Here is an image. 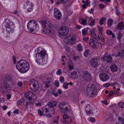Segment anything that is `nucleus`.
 <instances>
[{"mask_svg":"<svg viewBox=\"0 0 124 124\" xmlns=\"http://www.w3.org/2000/svg\"><path fill=\"white\" fill-rule=\"evenodd\" d=\"M24 98L22 100L21 99L20 100H18L17 102V105H20L23 103L25 102L26 103V100L25 99H24Z\"/></svg>","mask_w":124,"mask_h":124,"instance_id":"26","label":"nucleus"},{"mask_svg":"<svg viewBox=\"0 0 124 124\" xmlns=\"http://www.w3.org/2000/svg\"><path fill=\"white\" fill-rule=\"evenodd\" d=\"M69 105L66 102H61L59 104V107L61 111L63 113L68 114L70 113V109Z\"/></svg>","mask_w":124,"mask_h":124,"instance_id":"8","label":"nucleus"},{"mask_svg":"<svg viewBox=\"0 0 124 124\" xmlns=\"http://www.w3.org/2000/svg\"><path fill=\"white\" fill-rule=\"evenodd\" d=\"M121 56L123 57L124 58V50L122 51Z\"/></svg>","mask_w":124,"mask_h":124,"instance_id":"64","label":"nucleus"},{"mask_svg":"<svg viewBox=\"0 0 124 124\" xmlns=\"http://www.w3.org/2000/svg\"><path fill=\"white\" fill-rule=\"evenodd\" d=\"M51 78H50L48 77L47 78V80H46V81L45 82V89L43 90L45 91L46 90V88H47L50 87V85L49 83H50V80H51Z\"/></svg>","mask_w":124,"mask_h":124,"instance_id":"19","label":"nucleus"},{"mask_svg":"<svg viewBox=\"0 0 124 124\" xmlns=\"http://www.w3.org/2000/svg\"><path fill=\"white\" fill-rule=\"evenodd\" d=\"M61 3H63L64 4H65L67 2V0H57Z\"/></svg>","mask_w":124,"mask_h":124,"instance_id":"39","label":"nucleus"},{"mask_svg":"<svg viewBox=\"0 0 124 124\" xmlns=\"http://www.w3.org/2000/svg\"><path fill=\"white\" fill-rule=\"evenodd\" d=\"M77 72L76 71H74L71 73V75L72 76H73L74 77H76V76L77 75Z\"/></svg>","mask_w":124,"mask_h":124,"instance_id":"48","label":"nucleus"},{"mask_svg":"<svg viewBox=\"0 0 124 124\" xmlns=\"http://www.w3.org/2000/svg\"><path fill=\"white\" fill-rule=\"evenodd\" d=\"M124 28V23L122 22H121L118 23L117 29L118 30H122Z\"/></svg>","mask_w":124,"mask_h":124,"instance_id":"21","label":"nucleus"},{"mask_svg":"<svg viewBox=\"0 0 124 124\" xmlns=\"http://www.w3.org/2000/svg\"><path fill=\"white\" fill-rule=\"evenodd\" d=\"M62 73V70L60 69H58L56 72V74L58 75H60Z\"/></svg>","mask_w":124,"mask_h":124,"instance_id":"46","label":"nucleus"},{"mask_svg":"<svg viewBox=\"0 0 124 124\" xmlns=\"http://www.w3.org/2000/svg\"><path fill=\"white\" fill-rule=\"evenodd\" d=\"M58 93L60 94H61L62 92V90L61 89H59L57 91Z\"/></svg>","mask_w":124,"mask_h":124,"instance_id":"62","label":"nucleus"},{"mask_svg":"<svg viewBox=\"0 0 124 124\" xmlns=\"http://www.w3.org/2000/svg\"><path fill=\"white\" fill-rule=\"evenodd\" d=\"M87 91L89 95L91 94L92 96H93L97 93V90L96 86L91 84H89L87 86Z\"/></svg>","mask_w":124,"mask_h":124,"instance_id":"7","label":"nucleus"},{"mask_svg":"<svg viewBox=\"0 0 124 124\" xmlns=\"http://www.w3.org/2000/svg\"><path fill=\"white\" fill-rule=\"evenodd\" d=\"M77 49L78 51L81 52L83 50L82 46L80 44H78L77 46Z\"/></svg>","mask_w":124,"mask_h":124,"instance_id":"27","label":"nucleus"},{"mask_svg":"<svg viewBox=\"0 0 124 124\" xmlns=\"http://www.w3.org/2000/svg\"><path fill=\"white\" fill-rule=\"evenodd\" d=\"M110 85V84L109 83L104 85L103 86L105 87H108Z\"/></svg>","mask_w":124,"mask_h":124,"instance_id":"57","label":"nucleus"},{"mask_svg":"<svg viewBox=\"0 0 124 124\" xmlns=\"http://www.w3.org/2000/svg\"><path fill=\"white\" fill-rule=\"evenodd\" d=\"M99 77L101 80L103 82H106L109 79V75L105 73H101L100 74Z\"/></svg>","mask_w":124,"mask_h":124,"instance_id":"16","label":"nucleus"},{"mask_svg":"<svg viewBox=\"0 0 124 124\" xmlns=\"http://www.w3.org/2000/svg\"><path fill=\"white\" fill-rule=\"evenodd\" d=\"M68 0H67V2L69 5H70L73 3V0H69V1Z\"/></svg>","mask_w":124,"mask_h":124,"instance_id":"50","label":"nucleus"},{"mask_svg":"<svg viewBox=\"0 0 124 124\" xmlns=\"http://www.w3.org/2000/svg\"><path fill=\"white\" fill-rule=\"evenodd\" d=\"M46 52L40 47L37 49V53L36 54V61L39 65H43L46 64V62L44 60V57L46 55Z\"/></svg>","mask_w":124,"mask_h":124,"instance_id":"1","label":"nucleus"},{"mask_svg":"<svg viewBox=\"0 0 124 124\" xmlns=\"http://www.w3.org/2000/svg\"><path fill=\"white\" fill-rule=\"evenodd\" d=\"M69 85V83H64L63 84V86L65 89H67L68 88V85Z\"/></svg>","mask_w":124,"mask_h":124,"instance_id":"40","label":"nucleus"},{"mask_svg":"<svg viewBox=\"0 0 124 124\" xmlns=\"http://www.w3.org/2000/svg\"><path fill=\"white\" fill-rule=\"evenodd\" d=\"M55 96H57L58 95V94L57 93L54 92L52 93Z\"/></svg>","mask_w":124,"mask_h":124,"instance_id":"60","label":"nucleus"},{"mask_svg":"<svg viewBox=\"0 0 124 124\" xmlns=\"http://www.w3.org/2000/svg\"><path fill=\"white\" fill-rule=\"evenodd\" d=\"M101 60L102 61H104L107 63H110L112 62V58L110 54L108 55L107 53H106L105 54L104 57L101 58Z\"/></svg>","mask_w":124,"mask_h":124,"instance_id":"15","label":"nucleus"},{"mask_svg":"<svg viewBox=\"0 0 124 124\" xmlns=\"http://www.w3.org/2000/svg\"><path fill=\"white\" fill-rule=\"evenodd\" d=\"M2 108L4 110H5L6 109L8 108L7 107L6 105L3 106H2Z\"/></svg>","mask_w":124,"mask_h":124,"instance_id":"63","label":"nucleus"},{"mask_svg":"<svg viewBox=\"0 0 124 124\" xmlns=\"http://www.w3.org/2000/svg\"><path fill=\"white\" fill-rule=\"evenodd\" d=\"M38 113L41 116H42L43 114L42 112L39 109L38 110Z\"/></svg>","mask_w":124,"mask_h":124,"instance_id":"54","label":"nucleus"},{"mask_svg":"<svg viewBox=\"0 0 124 124\" xmlns=\"http://www.w3.org/2000/svg\"><path fill=\"white\" fill-rule=\"evenodd\" d=\"M23 85V83L21 81L18 82L17 83V85L19 87H21Z\"/></svg>","mask_w":124,"mask_h":124,"instance_id":"45","label":"nucleus"},{"mask_svg":"<svg viewBox=\"0 0 124 124\" xmlns=\"http://www.w3.org/2000/svg\"><path fill=\"white\" fill-rule=\"evenodd\" d=\"M40 23L44 28V32L46 34L50 35L53 31L52 26L51 23L46 20L41 21Z\"/></svg>","mask_w":124,"mask_h":124,"instance_id":"4","label":"nucleus"},{"mask_svg":"<svg viewBox=\"0 0 124 124\" xmlns=\"http://www.w3.org/2000/svg\"><path fill=\"white\" fill-rule=\"evenodd\" d=\"M99 57H93L90 61L91 64L92 66L95 68H97L99 65L98 63Z\"/></svg>","mask_w":124,"mask_h":124,"instance_id":"13","label":"nucleus"},{"mask_svg":"<svg viewBox=\"0 0 124 124\" xmlns=\"http://www.w3.org/2000/svg\"><path fill=\"white\" fill-rule=\"evenodd\" d=\"M118 120L117 121L118 124H124V119L122 117L118 118Z\"/></svg>","mask_w":124,"mask_h":124,"instance_id":"25","label":"nucleus"},{"mask_svg":"<svg viewBox=\"0 0 124 124\" xmlns=\"http://www.w3.org/2000/svg\"><path fill=\"white\" fill-rule=\"evenodd\" d=\"M69 116L67 115L64 114L63 115V118L65 119H68V118L69 117Z\"/></svg>","mask_w":124,"mask_h":124,"instance_id":"47","label":"nucleus"},{"mask_svg":"<svg viewBox=\"0 0 124 124\" xmlns=\"http://www.w3.org/2000/svg\"><path fill=\"white\" fill-rule=\"evenodd\" d=\"M118 106L120 108H124V103L120 102L118 104Z\"/></svg>","mask_w":124,"mask_h":124,"instance_id":"36","label":"nucleus"},{"mask_svg":"<svg viewBox=\"0 0 124 124\" xmlns=\"http://www.w3.org/2000/svg\"><path fill=\"white\" fill-rule=\"evenodd\" d=\"M55 84L56 87H58L59 86V83L58 80H56L55 81Z\"/></svg>","mask_w":124,"mask_h":124,"instance_id":"49","label":"nucleus"},{"mask_svg":"<svg viewBox=\"0 0 124 124\" xmlns=\"http://www.w3.org/2000/svg\"><path fill=\"white\" fill-rule=\"evenodd\" d=\"M54 16L55 18L57 19H59L62 17V14L59 10L57 8L54 9Z\"/></svg>","mask_w":124,"mask_h":124,"instance_id":"17","label":"nucleus"},{"mask_svg":"<svg viewBox=\"0 0 124 124\" xmlns=\"http://www.w3.org/2000/svg\"><path fill=\"white\" fill-rule=\"evenodd\" d=\"M32 3H30L29 5H28V7L27 8V10L28 11L30 12L32 10Z\"/></svg>","mask_w":124,"mask_h":124,"instance_id":"28","label":"nucleus"},{"mask_svg":"<svg viewBox=\"0 0 124 124\" xmlns=\"http://www.w3.org/2000/svg\"><path fill=\"white\" fill-rule=\"evenodd\" d=\"M113 20L112 19H108L107 23L108 26H110L112 23Z\"/></svg>","mask_w":124,"mask_h":124,"instance_id":"38","label":"nucleus"},{"mask_svg":"<svg viewBox=\"0 0 124 124\" xmlns=\"http://www.w3.org/2000/svg\"><path fill=\"white\" fill-rule=\"evenodd\" d=\"M27 26L29 31L32 33H35L38 30L39 28L38 22L34 20L29 21L27 24Z\"/></svg>","mask_w":124,"mask_h":124,"instance_id":"6","label":"nucleus"},{"mask_svg":"<svg viewBox=\"0 0 124 124\" xmlns=\"http://www.w3.org/2000/svg\"><path fill=\"white\" fill-rule=\"evenodd\" d=\"M64 78L62 76L60 77L59 78L60 81L61 83H63L64 81Z\"/></svg>","mask_w":124,"mask_h":124,"instance_id":"44","label":"nucleus"},{"mask_svg":"<svg viewBox=\"0 0 124 124\" xmlns=\"http://www.w3.org/2000/svg\"><path fill=\"white\" fill-rule=\"evenodd\" d=\"M82 78H83V80H85L87 82L90 81L92 80L91 74L87 71H83Z\"/></svg>","mask_w":124,"mask_h":124,"instance_id":"10","label":"nucleus"},{"mask_svg":"<svg viewBox=\"0 0 124 124\" xmlns=\"http://www.w3.org/2000/svg\"><path fill=\"white\" fill-rule=\"evenodd\" d=\"M13 24L12 23H11V24L10 23L6 24V28L7 29H8V28L10 29H11V28H12V25Z\"/></svg>","mask_w":124,"mask_h":124,"instance_id":"37","label":"nucleus"},{"mask_svg":"<svg viewBox=\"0 0 124 124\" xmlns=\"http://www.w3.org/2000/svg\"><path fill=\"white\" fill-rule=\"evenodd\" d=\"M114 93L112 91H110L109 93L108 96L109 97L112 96Z\"/></svg>","mask_w":124,"mask_h":124,"instance_id":"55","label":"nucleus"},{"mask_svg":"<svg viewBox=\"0 0 124 124\" xmlns=\"http://www.w3.org/2000/svg\"><path fill=\"white\" fill-rule=\"evenodd\" d=\"M76 37L73 34H71L67 36V38L65 39L66 43L70 45L73 44L75 42Z\"/></svg>","mask_w":124,"mask_h":124,"instance_id":"9","label":"nucleus"},{"mask_svg":"<svg viewBox=\"0 0 124 124\" xmlns=\"http://www.w3.org/2000/svg\"><path fill=\"white\" fill-rule=\"evenodd\" d=\"M13 60L14 64H15L16 62V57L14 56H13Z\"/></svg>","mask_w":124,"mask_h":124,"instance_id":"52","label":"nucleus"},{"mask_svg":"<svg viewBox=\"0 0 124 124\" xmlns=\"http://www.w3.org/2000/svg\"><path fill=\"white\" fill-rule=\"evenodd\" d=\"M95 21L94 20H92L90 22V23H89V24L90 25L92 26L94 25L95 24Z\"/></svg>","mask_w":124,"mask_h":124,"instance_id":"42","label":"nucleus"},{"mask_svg":"<svg viewBox=\"0 0 124 124\" xmlns=\"http://www.w3.org/2000/svg\"><path fill=\"white\" fill-rule=\"evenodd\" d=\"M57 102L53 101H49L47 104L48 109L46 108L44 111L45 114L47 117H50L52 115H54L55 113L54 107L56 106Z\"/></svg>","mask_w":124,"mask_h":124,"instance_id":"3","label":"nucleus"},{"mask_svg":"<svg viewBox=\"0 0 124 124\" xmlns=\"http://www.w3.org/2000/svg\"><path fill=\"white\" fill-rule=\"evenodd\" d=\"M7 98L8 100H9L11 97V95L10 94H8L7 95Z\"/></svg>","mask_w":124,"mask_h":124,"instance_id":"58","label":"nucleus"},{"mask_svg":"<svg viewBox=\"0 0 124 124\" xmlns=\"http://www.w3.org/2000/svg\"><path fill=\"white\" fill-rule=\"evenodd\" d=\"M10 88L9 85L6 81H4L2 84L1 89L3 92H6L9 90Z\"/></svg>","mask_w":124,"mask_h":124,"instance_id":"14","label":"nucleus"},{"mask_svg":"<svg viewBox=\"0 0 124 124\" xmlns=\"http://www.w3.org/2000/svg\"><path fill=\"white\" fill-rule=\"evenodd\" d=\"M89 121L91 122H93L95 120V119L93 117H91L89 118Z\"/></svg>","mask_w":124,"mask_h":124,"instance_id":"51","label":"nucleus"},{"mask_svg":"<svg viewBox=\"0 0 124 124\" xmlns=\"http://www.w3.org/2000/svg\"><path fill=\"white\" fill-rule=\"evenodd\" d=\"M106 33L108 35H110L112 34V31L110 30H108L106 31Z\"/></svg>","mask_w":124,"mask_h":124,"instance_id":"41","label":"nucleus"},{"mask_svg":"<svg viewBox=\"0 0 124 124\" xmlns=\"http://www.w3.org/2000/svg\"><path fill=\"white\" fill-rule=\"evenodd\" d=\"M88 29L86 28H84L82 30V32L83 35L85 36L87 33Z\"/></svg>","mask_w":124,"mask_h":124,"instance_id":"29","label":"nucleus"},{"mask_svg":"<svg viewBox=\"0 0 124 124\" xmlns=\"http://www.w3.org/2000/svg\"><path fill=\"white\" fill-rule=\"evenodd\" d=\"M92 108V107L91 106L90 104H87L86 106V107H85V110L86 112L87 111H88V110L89 109H90V108Z\"/></svg>","mask_w":124,"mask_h":124,"instance_id":"35","label":"nucleus"},{"mask_svg":"<svg viewBox=\"0 0 124 124\" xmlns=\"http://www.w3.org/2000/svg\"><path fill=\"white\" fill-rule=\"evenodd\" d=\"M24 96L26 98V101L25 106L26 108H28L29 105L31 103L32 100H35L36 99V97L35 93L32 92L28 91L26 92L24 94Z\"/></svg>","mask_w":124,"mask_h":124,"instance_id":"5","label":"nucleus"},{"mask_svg":"<svg viewBox=\"0 0 124 124\" xmlns=\"http://www.w3.org/2000/svg\"><path fill=\"white\" fill-rule=\"evenodd\" d=\"M68 66L69 68V69L70 70L73 69V65L71 63H69L68 64Z\"/></svg>","mask_w":124,"mask_h":124,"instance_id":"43","label":"nucleus"},{"mask_svg":"<svg viewBox=\"0 0 124 124\" xmlns=\"http://www.w3.org/2000/svg\"><path fill=\"white\" fill-rule=\"evenodd\" d=\"M38 82L35 80L32 79L29 81V85L30 87L33 86L36 84Z\"/></svg>","mask_w":124,"mask_h":124,"instance_id":"22","label":"nucleus"},{"mask_svg":"<svg viewBox=\"0 0 124 124\" xmlns=\"http://www.w3.org/2000/svg\"><path fill=\"white\" fill-rule=\"evenodd\" d=\"M87 115H90V114H92L93 113V110L92 109V108L89 109L88 111L86 112Z\"/></svg>","mask_w":124,"mask_h":124,"instance_id":"33","label":"nucleus"},{"mask_svg":"<svg viewBox=\"0 0 124 124\" xmlns=\"http://www.w3.org/2000/svg\"><path fill=\"white\" fill-rule=\"evenodd\" d=\"M16 67L20 72L24 73L29 70V63L26 61L21 59L17 62L16 65Z\"/></svg>","mask_w":124,"mask_h":124,"instance_id":"2","label":"nucleus"},{"mask_svg":"<svg viewBox=\"0 0 124 124\" xmlns=\"http://www.w3.org/2000/svg\"><path fill=\"white\" fill-rule=\"evenodd\" d=\"M89 44L93 48L97 49L98 48L99 44L96 38H94L93 39H90L89 41Z\"/></svg>","mask_w":124,"mask_h":124,"instance_id":"11","label":"nucleus"},{"mask_svg":"<svg viewBox=\"0 0 124 124\" xmlns=\"http://www.w3.org/2000/svg\"><path fill=\"white\" fill-rule=\"evenodd\" d=\"M93 8H91V9L90 10H88V12L91 14H92L93 13Z\"/></svg>","mask_w":124,"mask_h":124,"instance_id":"59","label":"nucleus"},{"mask_svg":"<svg viewBox=\"0 0 124 124\" xmlns=\"http://www.w3.org/2000/svg\"><path fill=\"white\" fill-rule=\"evenodd\" d=\"M89 39V38L88 37H85L83 38V40L85 42H87L88 41Z\"/></svg>","mask_w":124,"mask_h":124,"instance_id":"53","label":"nucleus"},{"mask_svg":"<svg viewBox=\"0 0 124 124\" xmlns=\"http://www.w3.org/2000/svg\"><path fill=\"white\" fill-rule=\"evenodd\" d=\"M14 114H15V113L18 114L19 113V110L18 109H17L15 110L13 112Z\"/></svg>","mask_w":124,"mask_h":124,"instance_id":"61","label":"nucleus"},{"mask_svg":"<svg viewBox=\"0 0 124 124\" xmlns=\"http://www.w3.org/2000/svg\"><path fill=\"white\" fill-rule=\"evenodd\" d=\"M98 39L99 40V43L101 45H103L105 43L104 37L102 35L101 33H100L98 36Z\"/></svg>","mask_w":124,"mask_h":124,"instance_id":"18","label":"nucleus"},{"mask_svg":"<svg viewBox=\"0 0 124 124\" xmlns=\"http://www.w3.org/2000/svg\"><path fill=\"white\" fill-rule=\"evenodd\" d=\"M110 68L112 71L114 72L117 71V67L115 64L112 65L110 67Z\"/></svg>","mask_w":124,"mask_h":124,"instance_id":"24","label":"nucleus"},{"mask_svg":"<svg viewBox=\"0 0 124 124\" xmlns=\"http://www.w3.org/2000/svg\"><path fill=\"white\" fill-rule=\"evenodd\" d=\"M39 85L38 83L35 84L33 86L30 88L33 91L36 92L39 90Z\"/></svg>","mask_w":124,"mask_h":124,"instance_id":"20","label":"nucleus"},{"mask_svg":"<svg viewBox=\"0 0 124 124\" xmlns=\"http://www.w3.org/2000/svg\"><path fill=\"white\" fill-rule=\"evenodd\" d=\"M118 39L120 40L121 39L122 36V34L121 32L119 31L118 33Z\"/></svg>","mask_w":124,"mask_h":124,"instance_id":"32","label":"nucleus"},{"mask_svg":"<svg viewBox=\"0 0 124 124\" xmlns=\"http://www.w3.org/2000/svg\"><path fill=\"white\" fill-rule=\"evenodd\" d=\"M87 18L86 19H80L79 20V22L83 25H86L88 24L87 23Z\"/></svg>","mask_w":124,"mask_h":124,"instance_id":"23","label":"nucleus"},{"mask_svg":"<svg viewBox=\"0 0 124 124\" xmlns=\"http://www.w3.org/2000/svg\"><path fill=\"white\" fill-rule=\"evenodd\" d=\"M11 80V79L9 77H7L6 78V82L7 81H8V82L10 81Z\"/></svg>","mask_w":124,"mask_h":124,"instance_id":"56","label":"nucleus"},{"mask_svg":"<svg viewBox=\"0 0 124 124\" xmlns=\"http://www.w3.org/2000/svg\"><path fill=\"white\" fill-rule=\"evenodd\" d=\"M89 51V50L88 49L85 50L84 53V56L85 57L87 56Z\"/></svg>","mask_w":124,"mask_h":124,"instance_id":"34","label":"nucleus"},{"mask_svg":"<svg viewBox=\"0 0 124 124\" xmlns=\"http://www.w3.org/2000/svg\"><path fill=\"white\" fill-rule=\"evenodd\" d=\"M91 36L92 37L91 39H93L94 38H96V36L94 31H93L91 32Z\"/></svg>","mask_w":124,"mask_h":124,"instance_id":"30","label":"nucleus"},{"mask_svg":"<svg viewBox=\"0 0 124 124\" xmlns=\"http://www.w3.org/2000/svg\"><path fill=\"white\" fill-rule=\"evenodd\" d=\"M69 31L68 27L65 26H62L59 30V34L61 35L64 36L66 35Z\"/></svg>","mask_w":124,"mask_h":124,"instance_id":"12","label":"nucleus"},{"mask_svg":"<svg viewBox=\"0 0 124 124\" xmlns=\"http://www.w3.org/2000/svg\"><path fill=\"white\" fill-rule=\"evenodd\" d=\"M72 119L70 118V117H69L68 118V119H67V120L65 121H65H63V123L64 124V123H65V122H67L68 123H69H69H71L72 122Z\"/></svg>","mask_w":124,"mask_h":124,"instance_id":"31","label":"nucleus"}]
</instances>
